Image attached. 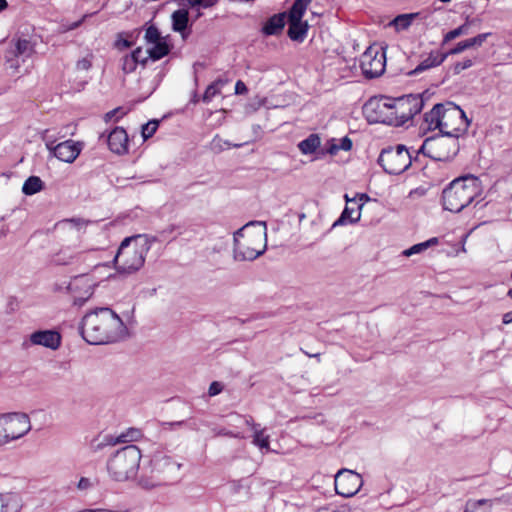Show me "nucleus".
<instances>
[{
	"instance_id": "f257e3e1",
	"label": "nucleus",
	"mask_w": 512,
	"mask_h": 512,
	"mask_svg": "<svg viewBox=\"0 0 512 512\" xmlns=\"http://www.w3.org/2000/svg\"><path fill=\"white\" fill-rule=\"evenodd\" d=\"M80 333L87 343L103 345L125 339L128 329L112 309L100 307L84 315Z\"/></svg>"
},
{
	"instance_id": "f03ea898",
	"label": "nucleus",
	"mask_w": 512,
	"mask_h": 512,
	"mask_svg": "<svg viewBox=\"0 0 512 512\" xmlns=\"http://www.w3.org/2000/svg\"><path fill=\"white\" fill-rule=\"evenodd\" d=\"M267 248V226L262 221H250L233 234L235 261H253Z\"/></svg>"
},
{
	"instance_id": "7ed1b4c3",
	"label": "nucleus",
	"mask_w": 512,
	"mask_h": 512,
	"mask_svg": "<svg viewBox=\"0 0 512 512\" xmlns=\"http://www.w3.org/2000/svg\"><path fill=\"white\" fill-rule=\"evenodd\" d=\"M424 122L428 130L439 129L446 136L459 137L468 126L465 113L457 105L448 102L438 103L424 115Z\"/></svg>"
},
{
	"instance_id": "20e7f679",
	"label": "nucleus",
	"mask_w": 512,
	"mask_h": 512,
	"mask_svg": "<svg viewBox=\"0 0 512 512\" xmlns=\"http://www.w3.org/2000/svg\"><path fill=\"white\" fill-rule=\"evenodd\" d=\"M152 241L146 236L125 238L113 258L116 271L121 275H131L138 272L145 263Z\"/></svg>"
},
{
	"instance_id": "39448f33",
	"label": "nucleus",
	"mask_w": 512,
	"mask_h": 512,
	"mask_svg": "<svg viewBox=\"0 0 512 512\" xmlns=\"http://www.w3.org/2000/svg\"><path fill=\"white\" fill-rule=\"evenodd\" d=\"M482 194L481 181L467 175L454 179L442 192V204L445 210L458 213Z\"/></svg>"
},
{
	"instance_id": "423d86ee",
	"label": "nucleus",
	"mask_w": 512,
	"mask_h": 512,
	"mask_svg": "<svg viewBox=\"0 0 512 512\" xmlns=\"http://www.w3.org/2000/svg\"><path fill=\"white\" fill-rule=\"evenodd\" d=\"M181 467L182 464L171 456L157 452L152 456L149 465L143 468L138 484L147 490L159 487L176 478Z\"/></svg>"
},
{
	"instance_id": "0eeeda50",
	"label": "nucleus",
	"mask_w": 512,
	"mask_h": 512,
	"mask_svg": "<svg viewBox=\"0 0 512 512\" xmlns=\"http://www.w3.org/2000/svg\"><path fill=\"white\" fill-rule=\"evenodd\" d=\"M142 454L135 445H127L107 460V471L109 476L118 482L134 479L139 470Z\"/></svg>"
},
{
	"instance_id": "6e6552de",
	"label": "nucleus",
	"mask_w": 512,
	"mask_h": 512,
	"mask_svg": "<svg viewBox=\"0 0 512 512\" xmlns=\"http://www.w3.org/2000/svg\"><path fill=\"white\" fill-rule=\"evenodd\" d=\"M30 418L25 413H6L0 415V446L25 436L31 430Z\"/></svg>"
},
{
	"instance_id": "1a4fd4ad",
	"label": "nucleus",
	"mask_w": 512,
	"mask_h": 512,
	"mask_svg": "<svg viewBox=\"0 0 512 512\" xmlns=\"http://www.w3.org/2000/svg\"><path fill=\"white\" fill-rule=\"evenodd\" d=\"M459 151L458 138L444 134L424 140L418 152L437 161L452 159Z\"/></svg>"
},
{
	"instance_id": "9d476101",
	"label": "nucleus",
	"mask_w": 512,
	"mask_h": 512,
	"mask_svg": "<svg viewBox=\"0 0 512 512\" xmlns=\"http://www.w3.org/2000/svg\"><path fill=\"white\" fill-rule=\"evenodd\" d=\"M379 165L388 174L398 175L406 171L412 164V157L406 146L399 144L381 151Z\"/></svg>"
},
{
	"instance_id": "9b49d317",
	"label": "nucleus",
	"mask_w": 512,
	"mask_h": 512,
	"mask_svg": "<svg viewBox=\"0 0 512 512\" xmlns=\"http://www.w3.org/2000/svg\"><path fill=\"white\" fill-rule=\"evenodd\" d=\"M423 96V94H409L396 99L391 98L392 116L396 117L392 126H402L420 113L424 107Z\"/></svg>"
},
{
	"instance_id": "f8f14e48",
	"label": "nucleus",
	"mask_w": 512,
	"mask_h": 512,
	"mask_svg": "<svg viewBox=\"0 0 512 512\" xmlns=\"http://www.w3.org/2000/svg\"><path fill=\"white\" fill-rule=\"evenodd\" d=\"M363 113L370 123L391 125L396 117L392 116L391 98H371L363 106Z\"/></svg>"
},
{
	"instance_id": "ddd939ff",
	"label": "nucleus",
	"mask_w": 512,
	"mask_h": 512,
	"mask_svg": "<svg viewBox=\"0 0 512 512\" xmlns=\"http://www.w3.org/2000/svg\"><path fill=\"white\" fill-rule=\"evenodd\" d=\"M334 485L338 495L349 498L360 490L363 480L357 472L343 468L336 473Z\"/></svg>"
},
{
	"instance_id": "4468645a",
	"label": "nucleus",
	"mask_w": 512,
	"mask_h": 512,
	"mask_svg": "<svg viewBox=\"0 0 512 512\" xmlns=\"http://www.w3.org/2000/svg\"><path fill=\"white\" fill-rule=\"evenodd\" d=\"M386 57L384 51L369 47L360 58V67L367 78L380 76L385 70Z\"/></svg>"
},
{
	"instance_id": "2eb2a0df",
	"label": "nucleus",
	"mask_w": 512,
	"mask_h": 512,
	"mask_svg": "<svg viewBox=\"0 0 512 512\" xmlns=\"http://www.w3.org/2000/svg\"><path fill=\"white\" fill-rule=\"evenodd\" d=\"M44 139L46 140L45 145L50 154L56 157L58 160L66 163L74 162L82 150V144L80 142L66 140L56 144L55 140L45 137Z\"/></svg>"
},
{
	"instance_id": "dca6fc26",
	"label": "nucleus",
	"mask_w": 512,
	"mask_h": 512,
	"mask_svg": "<svg viewBox=\"0 0 512 512\" xmlns=\"http://www.w3.org/2000/svg\"><path fill=\"white\" fill-rule=\"evenodd\" d=\"M34 53V43L28 39L18 38L14 47L6 51L5 60L10 69L18 71L21 63L25 62V59L31 57Z\"/></svg>"
},
{
	"instance_id": "f3484780",
	"label": "nucleus",
	"mask_w": 512,
	"mask_h": 512,
	"mask_svg": "<svg viewBox=\"0 0 512 512\" xmlns=\"http://www.w3.org/2000/svg\"><path fill=\"white\" fill-rule=\"evenodd\" d=\"M94 283L87 275H79L73 278L68 285V290L73 295V304L82 306L94 293Z\"/></svg>"
},
{
	"instance_id": "a211bd4d",
	"label": "nucleus",
	"mask_w": 512,
	"mask_h": 512,
	"mask_svg": "<svg viewBox=\"0 0 512 512\" xmlns=\"http://www.w3.org/2000/svg\"><path fill=\"white\" fill-rule=\"evenodd\" d=\"M128 135L124 128L115 127L107 137L109 149L118 155L128 152Z\"/></svg>"
},
{
	"instance_id": "6ab92c4d",
	"label": "nucleus",
	"mask_w": 512,
	"mask_h": 512,
	"mask_svg": "<svg viewBox=\"0 0 512 512\" xmlns=\"http://www.w3.org/2000/svg\"><path fill=\"white\" fill-rule=\"evenodd\" d=\"M30 341L33 345H41L56 350L61 344V336L53 330H40L30 335Z\"/></svg>"
},
{
	"instance_id": "aec40b11",
	"label": "nucleus",
	"mask_w": 512,
	"mask_h": 512,
	"mask_svg": "<svg viewBox=\"0 0 512 512\" xmlns=\"http://www.w3.org/2000/svg\"><path fill=\"white\" fill-rule=\"evenodd\" d=\"M448 57L447 52L439 50L431 51L427 57L423 58L422 61L416 66L414 70L409 72V75L414 76L422 73L431 68L440 66Z\"/></svg>"
},
{
	"instance_id": "412c9836",
	"label": "nucleus",
	"mask_w": 512,
	"mask_h": 512,
	"mask_svg": "<svg viewBox=\"0 0 512 512\" xmlns=\"http://www.w3.org/2000/svg\"><path fill=\"white\" fill-rule=\"evenodd\" d=\"M148 57H144L142 48L138 47L131 54L122 58V70L124 73H132L136 70L138 64L146 65Z\"/></svg>"
},
{
	"instance_id": "4be33fe9",
	"label": "nucleus",
	"mask_w": 512,
	"mask_h": 512,
	"mask_svg": "<svg viewBox=\"0 0 512 512\" xmlns=\"http://www.w3.org/2000/svg\"><path fill=\"white\" fill-rule=\"evenodd\" d=\"M491 35V33H482L478 34L473 38L466 39L464 41H460L453 47L451 50L447 52L449 55H456L462 53L466 49L480 47L487 40V38Z\"/></svg>"
},
{
	"instance_id": "5701e85b",
	"label": "nucleus",
	"mask_w": 512,
	"mask_h": 512,
	"mask_svg": "<svg viewBox=\"0 0 512 512\" xmlns=\"http://www.w3.org/2000/svg\"><path fill=\"white\" fill-rule=\"evenodd\" d=\"M83 252L75 251L71 247H62L54 254L52 261L56 265H70L82 256Z\"/></svg>"
},
{
	"instance_id": "b1692460",
	"label": "nucleus",
	"mask_w": 512,
	"mask_h": 512,
	"mask_svg": "<svg viewBox=\"0 0 512 512\" xmlns=\"http://www.w3.org/2000/svg\"><path fill=\"white\" fill-rule=\"evenodd\" d=\"M21 508V498L18 494H0V512H20Z\"/></svg>"
},
{
	"instance_id": "393cba45",
	"label": "nucleus",
	"mask_w": 512,
	"mask_h": 512,
	"mask_svg": "<svg viewBox=\"0 0 512 512\" xmlns=\"http://www.w3.org/2000/svg\"><path fill=\"white\" fill-rule=\"evenodd\" d=\"M286 13H279L270 17L262 28L265 35H277L285 26Z\"/></svg>"
},
{
	"instance_id": "a878e982",
	"label": "nucleus",
	"mask_w": 512,
	"mask_h": 512,
	"mask_svg": "<svg viewBox=\"0 0 512 512\" xmlns=\"http://www.w3.org/2000/svg\"><path fill=\"white\" fill-rule=\"evenodd\" d=\"M288 36L293 41L302 42L307 35L309 25L307 21L288 20Z\"/></svg>"
},
{
	"instance_id": "bb28decb",
	"label": "nucleus",
	"mask_w": 512,
	"mask_h": 512,
	"mask_svg": "<svg viewBox=\"0 0 512 512\" xmlns=\"http://www.w3.org/2000/svg\"><path fill=\"white\" fill-rule=\"evenodd\" d=\"M152 47L143 51L144 57H148L153 61L159 60L166 56L170 52V47L167 43L166 37L161 39L160 41L152 43Z\"/></svg>"
},
{
	"instance_id": "cd10ccee",
	"label": "nucleus",
	"mask_w": 512,
	"mask_h": 512,
	"mask_svg": "<svg viewBox=\"0 0 512 512\" xmlns=\"http://www.w3.org/2000/svg\"><path fill=\"white\" fill-rule=\"evenodd\" d=\"M499 500L500 498L479 500L470 499L466 502L464 512H492L494 502Z\"/></svg>"
},
{
	"instance_id": "c85d7f7f",
	"label": "nucleus",
	"mask_w": 512,
	"mask_h": 512,
	"mask_svg": "<svg viewBox=\"0 0 512 512\" xmlns=\"http://www.w3.org/2000/svg\"><path fill=\"white\" fill-rule=\"evenodd\" d=\"M172 29L175 32H183L188 25L189 13L186 9H178L172 13Z\"/></svg>"
},
{
	"instance_id": "c756f323",
	"label": "nucleus",
	"mask_w": 512,
	"mask_h": 512,
	"mask_svg": "<svg viewBox=\"0 0 512 512\" xmlns=\"http://www.w3.org/2000/svg\"><path fill=\"white\" fill-rule=\"evenodd\" d=\"M311 2L312 0H295L287 14L288 20H302Z\"/></svg>"
},
{
	"instance_id": "7c9ffc66",
	"label": "nucleus",
	"mask_w": 512,
	"mask_h": 512,
	"mask_svg": "<svg viewBox=\"0 0 512 512\" xmlns=\"http://www.w3.org/2000/svg\"><path fill=\"white\" fill-rule=\"evenodd\" d=\"M320 144V137L317 134H311L298 143V148L301 153L307 155L314 153L319 148Z\"/></svg>"
},
{
	"instance_id": "2f4dec72",
	"label": "nucleus",
	"mask_w": 512,
	"mask_h": 512,
	"mask_svg": "<svg viewBox=\"0 0 512 512\" xmlns=\"http://www.w3.org/2000/svg\"><path fill=\"white\" fill-rule=\"evenodd\" d=\"M44 187L43 181L38 176H30L23 184L22 192L25 195H33L40 192Z\"/></svg>"
},
{
	"instance_id": "473e14b6",
	"label": "nucleus",
	"mask_w": 512,
	"mask_h": 512,
	"mask_svg": "<svg viewBox=\"0 0 512 512\" xmlns=\"http://www.w3.org/2000/svg\"><path fill=\"white\" fill-rule=\"evenodd\" d=\"M417 16V13L398 15L389 23V26H393L396 29V31L405 30L412 24V21Z\"/></svg>"
},
{
	"instance_id": "72a5a7b5",
	"label": "nucleus",
	"mask_w": 512,
	"mask_h": 512,
	"mask_svg": "<svg viewBox=\"0 0 512 512\" xmlns=\"http://www.w3.org/2000/svg\"><path fill=\"white\" fill-rule=\"evenodd\" d=\"M361 213L359 210H354L348 206L345 207L339 219L334 223L336 225H342L347 222L356 223L360 220Z\"/></svg>"
},
{
	"instance_id": "f704fd0d",
	"label": "nucleus",
	"mask_w": 512,
	"mask_h": 512,
	"mask_svg": "<svg viewBox=\"0 0 512 512\" xmlns=\"http://www.w3.org/2000/svg\"><path fill=\"white\" fill-rule=\"evenodd\" d=\"M226 84V81L218 79L211 83L205 90L202 100L209 103L216 95L220 94L221 88Z\"/></svg>"
},
{
	"instance_id": "c9c22d12",
	"label": "nucleus",
	"mask_w": 512,
	"mask_h": 512,
	"mask_svg": "<svg viewBox=\"0 0 512 512\" xmlns=\"http://www.w3.org/2000/svg\"><path fill=\"white\" fill-rule=\"evenodd\" d=\"M468 30H469V22L467 21L466 23L457 27L456 29L449 31L443 37L442 46L447 44L448 42L456 39L457 37L468 34Z\"/></svg>"
},
{
	"instance_id": "e433bc0d",
	"label": "nucleus",
	"mask_w": 512,
	"mask_h": 512,
	"mask_svg": "<svg viewBox=\"0 0 512 512\" xmlns=\"http://www.w3.org/2000/svg\"><path fill=\"white\" fill-rule=\"evenodd\" d=\"M141 436L142 433L139 429L130 428L125 433H122L116 437L115 444L137 441L141 438Z\"/></svg>"
},
{
	"instance_id": "4c0bfd02",
	"label": "nucleus",
	"mask_w": 512,
	"mask_h": 512,
	"mask_svg": "<svg viewBox=\"0 0 512 512\" xmlns=\"http://www.w3.org/2000/svg\"><path fill=\"white\" fill-rule=\"evenodd\" d=\"M253 444L258 446L260 449L269 450V435L265 434V430L260 428L256 429L253 435Z\"/></svg>"
},
{
	"instance_id": "58836bf2",
	"label": "nucleus",
	"mask_w": 512,
	"mask_h": 512,
	"mask_svg": "<svg viewBox=\"0 0 512 512\" xmlns=\"http://www.w3.org/2000/svg\"><path fill=\"white\" fill-rule=\"evenodd\" d=\"M352 148V141L348 137H343L339 143H332L328 149L331 155H335L339 150L349 151Z\"/></svg>"
},
{
	"instance_id": "ea45409f",
	"label": "nucleus",
	"mask_w": 512,
	"mask_h": 512,
	"mask_svg": "<svg viewBox=\"0 0 512 512\" xmlns=\"http://www.w3.org/2000/svg\"><path fill=\"white\" fill-rule=\"evenodd\" d=\"M164 37L161 36L159 30L154 25L149 26L145 30L144 39L147 44H152L154 42L160 41Z\"/></svg>"
},
{
	"instance_id": "a19ab883",
	"label": "nucleus",
	"mask_w": 512,
	"mask_h": 512,
	"mask_svg": "<svg viewBox=\"0 0 512 512\" xmlns=\"http://www.w3.org/2000/svg\"><path fill=\"white\" fill-rule=\"evenodd\" d=\"M159 122L157 120H151L142 126V137L146 140L153 136L158 128Z\"/></svg>"
},
{
	"instance_id": "79ce46f5",
	"label": "nucleus",
	"mask_w": 512,
	"mask_h": 512,
	"mask_svg": "<svg viewBox=\"0 0 512 512\" xmlns=\"http://www.w3.org/2000/svg\"><path fill=\"white\" fill-rule=\"evenodd\" d=\"M230 146L231 144L228 141L223 140L219 136H215L211 142V149L216 153H219L223 151L225 147L228 148Z\"/></svg>"
},
{
	"instance_id": "37998d69",
	"label": "nucleus",
	"mask_w": 512,
	"mask_h": 512,
	"mask_svg": "<svg viewBox=\"0 0 512 512\" xmlns=\"http://www.w3.org/2000/svg\"><path fill=\"white\" fill-rule=\"evenodd\" d=\"M93 54H88L87 56L79 59L76 62V69L79 71H88L92 67Z\"/></svg>"
},
{
	"instance_id": "c03bdc74",
	"label": "nucleus",
	"mask_w": 512,
	"mask_h": 512,
	"mask_svg": "<svg viewBox=\"0 0 512 512\" xmlns=\"http://www.w3.org/2000/svg\"><path fill=\"white\" fill-rule=\"evenodd\" d=\"M427 249V245L422 243L415 244L410 248L403 251V255L406 257H410L415 254H419L424 252Z\"/></svg>"
},
{
	"instance_id": "a18cd8bd",
	"label": "nucleus",
	"mask_w": 512,
	"mask_h": 512,
	"mask_svg": "<svg viewBox=\"0 0 512 512\" xmlns=\"http://www.w3.org/2000/svg\"><path fill=\"white\" fill-rule=\"evenodd\" d=\"M218 0H187L191 7L209 8L214 6Z\"/></svg>"
},
{
	"instance_id": "49530a36",
	"label": "nucleus",
	"mask_w": 512,
	"mask_h": 512,
	"mask_svg": "<svg viewBox=\"0 0 512 512\" xmlns=\"http://www.w3.org/2000/svg\"><path fill=\"white\" fill-rule=\"evenodd\" d=\"M472 65H473V62L470 59H466L462 62H457L454 65V72L456 74H458V73L462 72L463 70L470 68Z\"/></svg>"
},
{
	"instance_id": "de8ad7c7",
	"label": "nucleus",
	"mask_w": 512,
	"mask_h": 512,
	"mask_svg": "<svg viewBox=\"0 0 512 512\" xmlns=\"http://www.w3.org/2000/svg\"><path fill=\"white\" fill-rule=\"evenodd\" d=\"M222 390H223V385L218 381H214L209 386L208 394H209V396H216L219 393H221Z\"/></svg>"
},
{
	"instance_id": "09e8293b",
	"label": "nucleus",
	"mask_w": 512,
	"mask_h": 512,
	"mask_svg": "<svg viewBox=\"0 0 512 512\" xmlns=\"http://www.w3.org/2000/svg\"><path fill=\"white\" fill-rule=\"evenodd\" d=\"M90 16V14H85L80 20L76 21V22H73L71 24H63L62 25V30L63 31H70V30H74L76 28H78L82 22L88 17Z\"/></svg>"
},
{
	"instance_id": "8fccbe9b",
	"label": "nucleus",
	"mask_w": 512,
	"mask_h": 512,
	"mask_svg": "<svg viewBox=\"0 0 512 512\" xmlns=\"http://www.w3.org/2000/svg\"><path fill=\"white\" fill-rule=\"evenodd\" d=\"M94 486V483L91 479L89 478H86V477H82L80 478L79 482H78V488L80 490H87L91 487Z\"/></svg>"
},
{
	"instance_id": "3c124183",
	"label": "nucleus",
	"mask_w": 512,
	"mask_h": 512,
	"mask_svg": "<svg viewBox=\"0 0 512 512\" xmlns=\"http://www.w3.org/2000/svg\"><path fill=\"white\" fill-rule=\"evenodd\" d=\"M248 89L245 85L244 82H242L241 80H238L235 84V93L238 94V95H243L245 93H247Z\"/></svg>"
},
{
	"instance_id": "603ef678",
	"label": "nucleus",
	"mask_w": 512,
	"mask_h": 512,
	"mask_svg": "<svg viewBox=\"0 0 512 512\" xmlns=\"http://www.w3.org/2000/svg\"><path fill=\"white\" fill-rule=\"evenodd\" d=\"M244 422H245L246 425L250 426L253 429L254 432L256 431V429H260V425L254 423V419H253L252 416H245L244 417Z\"/></svg>"
},
{
	"instance_id": "864d4df0",
	"label": "nucleus",
	"mask_w": 512,
	"mask_h": 512,
	"mask_svg": "<svg viewBox=\"0 0 512 512\" xmlns=\"http://www.w3.org/2000/svg\"><path fill=\"white\" fill-rule=\"evenodd\" d=\"M217 435L229 436L233 438H243L240 433H233L232 431H228L226 429H221L217 432Z\"/></svg>"
},
{
	"instance_id": "5fc2aeb1",
	"label": "nucleus",
	"mask_w": 512,
	"mask_h": 512,
	"mask_svg": "<svg viewBox=\"0 0 512 512\" xmlns=\"http://www.w3.org/2000/svg\"><path fill=\"white\" fill-rule=\"evenodd\" d=\"M121 111H122V108H120V107L115 108L114 110L109 111L108 113L105 114V120L106 121L111 120L112 117H114L116 114H118Z\"/></svg>"
},
{
	"instance_id": "6e6d98bb",
	"label": "nucleus",
	"mask_w": 512,
	"mask_h": 512,
	"mask_svg": "<svg viewBox=\"0 0 512 512\" xmlns=\"http://www.w3.org/2000/svg\"><path fill=\"white\" fill-rule=\"evenodd\" d=\"M117 45H118L119 47H121V46H122V47H125V48H129V47H131V46H132V42H130V41L126 40V39H123V40H119V41L117 42Z\"/></svg>"
},
{
	"instance_id": "4d7b16f0",
	"label": "nucleus",
	"mask_w": 512,
	"mask_h": 512,
	"mask_svg": "<svg viewBox=\"0 0 512 512\" xmlns=\"http://www.w3.org/2000/svg\"><path fill=\"white\" fill-rule=\"evenodd\" d=\"M423 244H426L427 249H428L429 247L438 244V238H436V237L430 238L429 240L423 242Z\"/></svg>"
},
{
	"instance_id": "13d9d810",
	"label": "nucleus",
	"mask_w": 512,
	"mask_h": 512,
	"mask_svg": "<svg viewBox=\"0 0 512 512\" xmlns=\"http://www.w3.org/2000/svg\"><path fill=\"white\" fill-rule=\"evenodd\" d=\"M511 322H512V312L505 313L503 315V323L504 324H509Z\"/></svg>"
},
{
	"instance_id": "bf43d9fd",
	"label": "nucleus",
	"mask_w": 512,
	"mask_h": 512,
	"mask_svg": "<svg viewBox=\"0 0 512 512\" xmlns=\"http://www.w3.org/2000/svg\"><path fill=\"white\" fill-rule=\"evenodd\" d=\"M184 423H185L184 421H176V422H166V423H163V425H167L172 428V427H180Z\"/></svg>"
},
{
	"instance_id": "052dcab7",
	"label": "nucleus",
	"mask_w": 512,
	"mask_h": 512,
	"mask_svg": "<svg viewBox=\"0 0 512 512\" xmlns=\"http://www.w3.org/2000/svg\"><path fill=\"white\" fill-rule=\"evenodd\" d=\"M7 7V1L6 0H0V12L4 10Z\"/></svg>"
},
{
	"instance_id": "680f3d73",
	"label": "nucleus",
	"mask_w": 512,
	"mask_h": 512,
	"mask_svg": "<svg viewBox=\"0 0 512 512\" xmlns=\"http://www.w3.org/2000/svg\"><path fill=\"white\" fill-rule=\"evenodd\" d=\"M191 101H192L193 103H197V102H198V96H197V94H196V93L193 95V98H192V100H191Z\"/></svg>"
},
{
	"instance_id": "e2e57ef3",
	"label": "nucleus",
	"mask_w": 512,
	"mask_h": 512,
	"mask_svg": "<svg viewBox=\"0 0 512 512\" xmlns=\"http://www.w3.org/2000/svg\"><path fill=\"white\" fill-rule=\"evenodd\" d=\"M327 511H328L327 507H321L316 512H327Z\"/></svg>"
},
{
	"instance_id": "0e129e2a",
	"label": "nucleus",
	"mask_w": 512,
	"mask_h": 512,
	"mask_svg": "<svg viewBox=\"0 0 512 512\" xmlns=\"http://www.w3.org/2000/svg\"><path fill=\"white\" fill-rule=\"evenodd\" d=\"M508 296L512 299V288L508 291Z\"/></svg>"
},
{
	"instance_id": "69168bd1",
	"label": "nucleus",
	"mask_w": 512,
	"mask_h": 512,
	"mask_svg": "<svg viewBox=\"0 0 512 512\" xmlns=\"http://www.w3.org/2000/svg\"><path fill=\"white\" fill-rule=\"evenodd\" d=\"M123 115H125V112H121V115H120V116H118V118H117V119H119V118H120V117H122Z\"/></svg>"
},
{
	"instance_id": "338daca9",
	"label": "nucleus",
	"mask_w": 512,
	"mask_h": 512,
	"mask_svg": "<svg viewBox=\"0 0 512 512\" xmlns=\"http://www.w3.org/2000/svg\"><path fill=\"white\" fill-rule=\"evenodd\" d=\"M67 222H75L74 219L67 220Z\"/></svg>"
},
{
	"instance_id": "774afa93",
	"label": "nucleus",
	"mask_w": 512,
	"mask_h": 512,
	"mask_svg": "<svg viewBox=\"0 0 512 512\" xmlns=\"http://www.w3.org/2000/svg\"><path fill=\"white\" fill-rule=\"evenodd\" d=\"M319 354H316L315 356H318ZM309 357H313L314 355L308 354Z\"/></svg>"
}]
</instances>
